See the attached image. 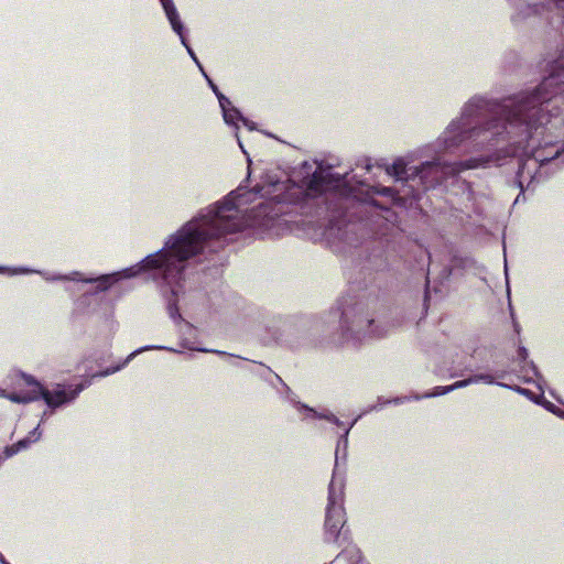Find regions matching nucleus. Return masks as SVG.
Here are the masks:
<instances>
[{
	"label": "nucleus",
	"mask_w": 564,
	"mask_h": 564,
	"mask_svg": "<svg viewBox=\"0 0 564 564\" xmlns=\"http://www.w3.org/2000/svg\"><path fill=\"white\" fill-rule=\"evenodd\" d=\"M512 20H513L514 22L520 21V20H521V19H520V14L514 15V17L512 18Z\"/></svg>",
	"instance_id": "aec40b11"
},
{
	"label": "nucleus",
	"mask_w": 564,
	"mask_h": 564,
	"mask_svg": "<svg viewBox=\"0 0 564 564\" xmlns=\"http://www.w3.org/2000/svg\"><path fill=\"white\" fill-rule=\"evenodd\" d=\"M322 183H323V176L315 172L310 181L308 188L312 191H321Z\"/></svg>",
	"instance_id": "9b49d317"
},
{
	"label": "nucleus",
	"mask_w": 564,
	"mask_h": 564,
	"mask_svg": "<svg viewBox=\"0 0 564 564\" xmlns=\"http://www.w3.org/2000/svg\"><path fill=\"white\" fill-rule=\"evenodd\" d=\"M438 165L432 162H426L422 165L421 170L417 172L421 180H423L427 175L433 176V181L440 182Z\"/></svg>",
	"instance_id": "0eeeda50"
},
{
	"label": "nucleus",
	"mask_w": 564,
	"mask_h": 564,
	"mask_svg": "<svg viewBox=\"0 0 564 564\" xmlns=\"http://www.w3.org/2000/svg\"><path fill=\"white\" fill-rule=\"evenodd\" d=\"M388 191H389V188H388V187H384V188H383V191H382V193H387Z\"/></svg>",
	"instance_id": "b1692460"
},
{
	"label": "nucleus",
	"mask_w": 564,
	"mask_h": 564,
	"mask_svg": "<svg viewBox=\"0 0 564 564\" xmlns=\"http://www.w3.org/2000/svg\"><path fill=\"white\" fill-rule=\"evenodd\" d=\"M523 169H524V164H521L519 166V170H518V173H517L518 185L521 188V191H523V185H522V181H521V177H522V174H523Z\"/></svg>",
	"instance_id": "2eb2a0df"
},
{
	"label": "nucleus",
	"mask_w": 564,
	"mask_h": 564,
	"mask_svg": "<svg viewBox=\"0 0 564 564\" xmlns=\"http://www.w3.org/2000/svg\"><path fill=\"white\" fill-rule=\"evenodd\" d=\"M118 369H119V368H116V369H115V371H116V370H118ZM112 372H113V370H112ZM109 373H111V371L107 370V371H105V373H104V375H109Z\"/></svg>",
	"instance_id": "5701e85b"
},
{
	"label": "nucleus",
	"mask_w": 564,
	"mask_h": 564,
	"mask_svg": "<svg viewBox=\"0 0 564 564\" xmlns=\"http://www.w3.org/2000/svg\"><path fill=\"white\" fill-rule=\"evenodd\" d=\"M471 379H475L474 383L479 382V381H482V382L489 383V384L494 383L492 376H490L488 373L475 375L471 377Z\"/></svg>",
	"instance_id": "f8f14e48"
},
{
	"label": "nucleus",
	"mask_w": 564,
	"mask_h": 564,
	"mask_svg": "<svg viewBox=\"0 0 564 564\" xmlns=\"http://www.w3.org/2000/svg\"><path fill=\"white\" fill-rule=\"evenodd\" d=\"M212 88L215 91V94L218 96L220 106L223 108H225V104H229V100L218 93V89L215 85L212 84Z\"/></svg>",
	"instance_id": "4468645a"
},
{
	"label": "nucleus",
	"mask_w": 564,
	"mask_h": 564,
	"mask_svg": "<svg viewBox=\"0 0 564 564\" xmlns=\"http://www.w3.org/2000/svg\"><path fill=\"white\" fill-rule=\"evenodd\" d=\"M474 381H475V379H471V377L464 379V380H459V381L454 382L451 386H447L446 388H442L443 389L442 392L431 393V394H427V397H436V395L446 394L456 389L467 387L468 384L474 383Z\"/></svg>",
	"instance_id": "1a4fd4ad"
},
{
	"label": "nucleus",
	"mask_w": 564,
	"mask_h": 564,
	"mask_svg": "<svg viewBox=\"0 0 564 564\" xmlns=\"http://www.w3.org/2000/svg\"><path fill=\"white\" fill-rule=\"evenodd\" d=\"M388 172L394 175L398 180H405L408 177L406 164L404 163L403 160H397L395 162H393Z\"/></svg>",
	"instance_id": "6e6552de"
},
{
	"label": "nucleus",
	"mask_w": 564,
	"mask_h": 564,
	"mask_svg": "<svg viewBox=\"0 0 564 564\" xmlns=\"http://www.w3.org/2000/svg\"><path fill=\"white\" fill-rule=\"evenodd\" d=\"M521 354L525 355V349L524 348L521 349Z\"/></svg>",
	"instance_id": "393cba45"
},
{
	"label": "nucleus",
	"mask_w": 564,
	"mask_h": 564,
	"mask_svg": "<svg viewBox=\"0 0 564 564\" xmlns=\"http://www.w3.org/2000/svg\"><path fill=\"white\" fill-rule=\"evenodd\" d=\"M19 452L20 451L18 448V445L12 444V445L6 447L4 455H6V457H11V456L18 454Z\"/></svg>",
	"instance_id": "ddd939ff"
},
{
	"label": "nucleus",
	"mask_w": 564,
	"mask_h": 564,
	"mask_svg": "<svg viewBox=\"0 0 564 564\" xmlns=\"http://www.w3.org/2000/svg\"><path fill=\"white\" fill-rule=\"evenodd\" d=\"M557 99L564 100V54L555 59L549 76L532 91L520 93L500 101L473 99L465 107L468 116H478L482 110L489 119L471 130V134L481 138L489 145L506 142L490 155H480L456 163L455 172L485 167L489 163L500 164L507 156L527 154L534 147L530 145L533 134L549 123L557 113L558 106H549Z\"/></svg>",
	"instance_id": "f257e3e1"
},
{
	"label": "nucleus",
	"mask_w": 564,
	"mask_h": 564,
	"mask_svg": "<svg viewBox=\"0 0 564 564\" xmlns=\"http://www.w3.org/2000/svg\"><path fill=\"white\" fill-rule=\"evenodd\" d=\"M172 29L182 36L183 25L172 0H160Z\"/></svg>",
	"instance_id": "423d86ee"
},
{
	"label": "nucleus",
	"mask_w": 564,
	"mask_h": 564,
	"mask_svg": "<svg viewBox=\"0 0 564 564\" xmlns=\"http://www.w3.org/2000/svg\"><path fill=\"white\" fill-rule=\"evenodd\" d=\"M442 388H443V387H436V388L434 389V392H433V393L442 392V390H443Z\"/></svg>",
	"instance_id": "412c9836"
},
{
	"label": "nucleus",
	"mask_w": 564,
	"mask_h": 564,
	"mask_svg": "<svg viewBox=\"0 0 564 564\" xmlns=\"http://www.w3.org/2000/svg\"><path fill=\"white\" fill-rule=\"evenodd\" d=\"M525 10H527L528 12H533L532 8H531V7H529V6H527V7H525Z\"/></svg>",
	"instance_id": "4be33fe9"
},
{
	"label": "nucleus",
	"mask_w": 564,
	"mask_h": 564,
	"mask_svg": "<svg viewBox=\"0 0 564 564\" xmlns=\"http://www.w3.org/2000/svg\"><path fill=\"white\" fill-rule=\"evenodd\" d=\"M344 494L339 488L335 489L332 481L328 487V502L325 516V534L329 541H336L345 524Z\"/></svg>",
	"instance_id": "7ed1b4c3"
},
{
	"label": "nucleus",
	"mask_w": 564,
	"mask_h": 564,
	"mask_svg": "<svg viewBox=\"0 0 564 564\" xmlns=\"http://www.w3.org/2000/svg\"><path fill=\"white\" fill-rule=\"evenodd\" d=\"M25 382L29 387H31L30 390H28L25 392H11L7 395V398L14 403H22V404L37 401L39 394L36 393V391H37V387L35 386L36 380L32 376H26Z\"/></svg>",
	"instance_id": "39448f33"
},
{
	"label": "nucleus",
	"mask_w": 564,
	"mask_h": 564,
	"mask_svg": "<svg viewBox=\"0 0 564 564\" xmlns=\"http://www.w3.org/2000/svg\"><path fill=\"white\" fill-rule=\"evenodd\" d=\"M109 280H110V276H108V275L102 276V278L100 279V281L102 282V289H107V288H108V285H107V284H105V283H106V282H108Z\"/></svg>",
	"instance_id": "f3484780"
},
{
	"label": "nucleus",
	"mask_w": 564,
	"mask_h": 564,
	"mask_svg": "<svg viewBox=\"0 0 564 564\" xmlns=\"http://www.w3.org/2000/svg\"><path fill=\"white\" fill-rule=\"evenodd\" d=\"M37 433V427L34 429L30 435L23 440H20L19 442L14 443L15 445H18V448L19 451L21 449H25L32 442H34L35 440H37L39 436H35Z\"/></svg>",
	"instance_id": "9d476101"
},
{
	"label": "nucleus",
	"mask_w": 564,
	"mask_h": 564,
	"mask_svg": "<svg viewBox=\"0 0 564 564\" xmlns=\"http://www.w3.org/2000/svg\"><path fill=\"white\" fill-rule=\"evenodd\" d=\"M240 230L238 209L228 200L212 208L206 215L185 224L166 241L165 247L142 261L145 270H156L169 285L182 280L184 262L205 249L217 251L224 247L227 234Z\"/></svg>",
	"instance_id": "f03ea898"
},
{
	"label": "nucleus",
	"mask_w": 564,
	"mask_h": 564,
	"mask_svg": "<svg viewBox=\"0 0 564 564\" xmlns=\"http://www.w3.org/2000/svg\"><path fill=\"white\" fill-rule=\"evenodd\" d=\"M171 315L174 316V314H178L177 312V308L176 307H171Z\"/></svg>",
	"instance_id": "6ab92c4d"
},
{
	"label": "nucleus",
	"mask_w": 564,
	"mask_h": 564,
	"mask_svg": "<svg viewBox=\"0 0 564 564\" xmlns=\"http://www.w3.org/2000/svg\"><path fill=\"white\" fill-rule=\"evenodd\" d=\"M35 386L37 387L36 393L39 394V400L43 399L50 408H57L67 402L68 400L75 399L78 395V393L83 390V386L80 384L75 390H73L70 392V395L68 397L65 390H56L54 392L48 391L37 380L35 382Z\"/></svg>",
	"instance_id": "20e7f679"
},
{
	"label": "nucleus",
	"mask_w": 564,
	"mask_h": 564,
	"mask_svg": "<svg viewBox=\"0 0 564 564\" xmlns=\"http://www.w3.org/2000/svg\"><path fill=\"white\" fill-rule=\"evenodd\" d=\"M0 563L1 564H10L6 558L4 556L0 553Z\"/></svg>",
	"instance_id": "a211bd4d"
},
{
	"label": "nucleus",
	"mask_w": 564,
	"mask_h": 564,
	"mask_svg": "<svg viewBox=\"0 0 564 564\" xmlns=\"http://www.w3.org/2000/svg\"><path fill=\"white\" fill-rule=\"evenodd\" d=\"M366 322H367L368 328H370L371 325L373 324V319H367ZM368 334L373 335V336H382V334H380V333L376 334L375 330H372V329H368Z\"/></svg>",
	"instance_id": "dca6fc26"
}]
</instances>
